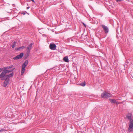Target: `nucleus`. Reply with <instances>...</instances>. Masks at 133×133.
I'll list each match as a JSON object with an SVG mask.
<instances>
[{"mask_svg":"<svg viewBox=\"0 0 133 133\" xmlns=\"http://www.w3.org/2000/svg\"><path fill=\"white\" fill-rule=\"evenodd\" d=\"M13 75L14 73L13 72H12V73L9 74V75H5V76H4V77H5V78H9V77H13Z\"/></svg>","mask_w":133,"mask_h":133,"instance_id":"nucleus-11","label":"nucleus"},{"mask_svg":"<svg viewBox=\"0 0 133 133\" xmlns=\"http://www.w3.org/2000/svg\"><path fill=\"white\" fill-rule=\"evenodd\" d=\"M86 84L85 82H83L81 83L80 84V85H81L84 87L85 85Z\"/></svg>","mask_w":133,"mask_h":133,"instance_id":"nucleus-16","label":"nucleus"},{"mask_svg":"<svg viewBox=\"0 0 133 133\" xmlns=\"http://www.w3.org/2000/svg\"><path fill=\"white\" fill-rule=\"evenodd\" d=\"M4 130L3 129H1V130H0V132H1L2 131H4Z\"/></svg>","mask_w":133,"mask_h":133,"instance_id":"nucleus-23","label":"nucleus"},{"mask_svg":"<svg viewBox=\"0 0 133 133\" xmlns=\"http://www.w3.org/2000/svg\"><path fill=\"white\" fill-rule=\"evenodd\" d=\"M22 14L23 15H25V13L24 12H23L22 13Z\"/></svg>","mask_w":133,"mask_h":133,"instance_id":"nucleus-26","label":"nucleus"},{"mask_svg":"<svg viewBox=\"0 0 133 133\" xmlns=\"http://www.w3.org/2000/svg\"><path fill=\"white\" fill-rule=\"evenodd\" d=\"M102 27L105 33H107L108 32L109 29L108 27L105 26L104 25H102Z\"/></svg>","mask_w":133,"mask_h":133,"instance_id":"nucleus-9","label":"nucleus"},{"mask_svg":"<svg viewBox=\"0 0 133 133\" xmlns=\"http://www.w3.org/2000/svg\"><path fill=\"white\" fill-rule=\"evenodd\" d=\"M0 69H1L2 71H5L6 70H7L8 69H9L8 66L4 67L3 68H0Z\"/></svg>","mask_w":133,"mask_h":133,"instance_id":"nucleus-13","label":"nucleus"},{"mask_svg":"<svg viewBox=\"0 0 133 133\" xmlns=\"http://www.w3.org/2000/svg\"><path fill=\"white\" fill-rule=\"evenodd\" d=\"M24 55V53L23 52L21 53L19 55H18L14 57L13 59L14 60H17L21 58Z\"/></svg>","mask_w":133,"mask_h":133,"instance_id":"nucleus-7","label":"nucleus"},{"mask_svg":"<svg viewBox=\"0 0 133 133\" xmlns=\"http://www.w3.org/2000/svg\"><path fill=\"white\" fill-rule=\"evenodd\" d=\"M130 124L128 129V131L130 132L133 131V120L130 121Z\"/></svg>","mask_w":133,"mask_h":133,"instance_id":"nucleus-4","label":"nucleus"},{"mask_svg":"<svg viewBox=\"0 0 133 133\" xmlns=\"http://www.w3.org/2000/svg\"><path fill=\"white\" fill-rule=\"evenodd\" d=\"M83 24L84 26L85 27H86V26L85 24H84V23H83Z\"/></svg>","mask_w":133,"mask_h":133,"instance_id":"nucleus-22","label":"nucleus"},{"mask_svg":"<svg viewBox=\"0 0 133 133\" xmlns=\"http://www.w3.org/2000/svg\"><path fill=\"white\" fill-rule=\"evenodd\" d=\"M30 8V7L29 6L27 7L26 8V9H29Z\"/></svg>","mask_w":133,"mask_h":133,"instance_id":"nucleus-25","label":"nucleus"},{"mask_svg":"<svg viewBox=\"0 0 133 133\" xmlns=\"http://www.w3.org/2000/svg\"><path fill=\"white\" fill-rule=\"evenodd\" d=\"M21 48H22V49H23L25 48V47L24 46H21Z\"/></svg>","mask_w":133,"mask_h":133,"instance_id":"nucleus-20","label":"nucleus"},{"mask_svg":"<svg viewBox=\"0 0 133 133\" xmlns=\"http://www.w3.org/2000/svg\"><path fill=\"white\" fill-rule=\"evenodd\" d=\"M24 55V53L23 52L21 53L19 55H18L14 57L13 59L14 60H17L21 58Z\"/></svg>","mask_w":133,"mask_h":133,"instance_id":"nucleus-6","label":"nucleus"},{"mask_svg":"<svg viewBox=\"0 0 133 133\" xmlns=\"http://www.w3.org/2000/svg\"><path fill=\"white\" fill-rule=\"evenodd\" d=\"M28 63V61L27 60H26L22 66V71L21 72V75H23L24 73L25 68L26 67Z\"/></svg>","mask_w":133,"mask_h":133,"instance_id":"nucleus-2","label":"nucleus"},{"mask_svg":"<svg viewBox=\"0 0 133 133\" xmlns=\"http://www.w3.org/2000/svg\"><path fill=\"white\" fill-rule=\"evenodd\" d=\"M15 69L14 68L13 69L11 70H7L5 71H3L1 74L0 75V78H1V80H4L5 79L4 78V76L6 75V74L7 73L13 71Z\"/></svg>","mask_w":133,"mask_h":133,"instance_id":"nucleus-1","label":"nucleus"},{"mask_svg":"<svg viewBox=\"0 0 133 133\" xmlns=\"http://www.w3.org/2000/svg\"><path fill=\"white\" fill-rule=\"evenodd\" d=\"M8 66L9 67V69H10L13 67L14 66L13 65H11L10 66Z\"/></svg>","mask_w":133,"mask_h":133,"instance_id":"nucleus-19","label":"nucleus"},{"mask_svg":"<svg viewBox=\"0 0 133 133\" xmlns=\"http://www.w3.org/2000/svg\"><path fill=\"white\" fill-rule=\"evenodd\" d=\"M112 96L111 94L104 92L102 93L101 95V96L102 98H108Z\"/></svg>","mask_w":133,"mask_h":133,"instance_id":"nucleus-3","label":"nucleus"},{"mask_svg":"<svg viewBox=\"0 0 133 133\" xmlns=\"http://www.w3.org/2000/svg\"><path fill=\"white\" fill-rule=\"evenodd\" d=\"M4 78H5V80L3 85V86L4 87H5L9 84L10 79L9 78L5 77H4Z\"/></svg>","mask_w":133,"mask_h":133,"instance_id":"nucleus-5","label":"nucleus"},{"mask_svg":"<svg viewBox=\"0 0 133 133\" xmlns=\"http://www.w3.org/2000/svg\"><path fill=\"white\" fill-rule=\"evenodd\" d=\"M16 44V42L15 41H14L12 44V45L11 46L12 48H14L15 46V45Z\"/></svg>","mask_w":133,"mask_h":133,"instance_id":"nucleus-17","label":"nucleus"},{"mask_svg":"<svg viewBox=\"0 0 133 133\" xmlns=\"http://www.w3.org/2000/svg\"><path fill=\"white\" fill-rule=\"evenodd\" d=\"M2 71V70L1 69H0V72Z\"/></svg>","mask_w":133,"mask_h":133,"instance_id":"nucleus-28","label":"nucleus"},{"mask_svg":"<svg viewBox=\"0 0 133 133\" xmlns=\"http://www.w3.org/2000/svg\"><path fill=\"white\" fill-rule=\"evenodd\" d=\"M117 2H118L119 1H122V0H116Z\"/></svg>","mask_w":133,"mask_h":133,"instance_id":"nucleus-21","label":"nucleus"},{"mask_svg":"<svg viewBox=\"0 0 133 133\" xmlns=\"http://www.w3.org/2000/svg\"><path fill=\"white\" fill-rule=\"evenodd\" d=\"M27 5H28V3H27Z\"/></svg>","mask_w":133,"mask_h":133,"instance_id":"nucleus-29","label":"nucleus"},{"mask_svg":"<svg viewBox=\"0 0 133 133\" xmlns=\"http://www.w3.org/2000/svg\"><path fill=\"white\" fill-rule=\"evenodd\" d=\"M15 50H21L22 49V48H21V47H20L19 48H15Z\"/></svg>","mask_w":133,"mask_h":133,"instance_id":"nucleus-18","label":"nucleus"},{"mask_svg":"<svg viewBox=\"0 0 133 133\" xmlns=\"http://www.w3.org/2000/svg\"><path fill=\"white\" fill-rule=\"evenodd\" d=\"M33 2H35V1L34 0H31Z\"/></svg>","mask_w":133,"mask_h":133,"instance_id":"nucleus-27","label":"nucleus"},{"mask_svg":"<svg viewBox=\"0 0 133 133\" xmlns=\"http://www.w3.org/2000/svg\"><path fill=\"white\" fill-rule=\"evenodd\" d=\"M50 49L52 50H55L56 49V46L54 43H51L49 45Z\"/></svg>","mask_w":133,"mask_h":133,"instance_id":"nucleus-8","label":"nucleus"},{"mask_svg":"<svg viewBox=\"0 0 133 133\" xmlns=\"http://www.w3.org/2000/svg\"><path fill=\"white\" fill-rule=\"evenodd\" d=\"M127 117L130 120V121L133 120L131 119V114L130 113H128L127 115Z\"/></svg>","mask_w":133,"mask_h":133,"instance_id":"nucleus-12","label":"nucleus"},{"mask_svg":"<svg viewBox=\"0 0 133 133\" xmlns=\"http://www.w3.org/2000/svg\"><path fill=\"white\" fill-rule=\"evenodd\" d=\"M63 60L66 62H69L68 58L67 56L64 57L63 58Z\"/></svg>","mask_w":133,"mask_h":133,"instance_id":"nucleus-14","label":"nucleus"},{"mask_svg":"<svg viewBox=\"0 0 133 133\" xmlns=\"http://www.w3.org/2000/svg\"><path fill=\"white\" fill-rule=\"evenodd\" d=\"M116 103L117 104H119V103L117 102L116 101V103Z\"/></svg>","mask_w":133,"mask_h":133,"instance_id":"nucleus-24","label":"nucleus"},{"mask_svg":"<svg viewBox=\"0 0 133 133\" xmlns=\"http://www.w3.org/2000/svg\"><path fill=\"white\" fill-rule=\"evenodd\" d=\"M32 44L33 43H31L27 47V49L28 50L27 51V52L28 53V54L30 52V50L31 49L32 46Z\"/></svg>","mask_w":133,"mask_h":133,"instance_id":"nucleus-10","label":"nucleus"},{"mask_svg":"<svg viewBox=\"0 0 133 133\" xmlns=\"http://www.w3.org/2000/svg\"><path fill=\"white\" fill-rule=\"evenodd\" d=\"M110 101L112 103H116V100L114 99H109Z\"/></svg>","mask_w":133,"mask_h":133,"instance_id":"nucleus-15","label":"nucleus"}]
</instances>
